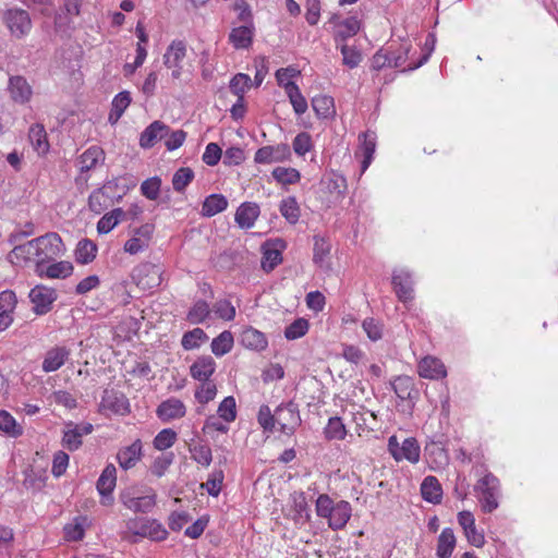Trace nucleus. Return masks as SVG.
<instances>
[{
    "label": "nucleus",
    "mask_w": 558,
    "mask_h": 558,
    "mask_svg": "<svg viewBox=\"0 0 558 558\" xmlns=\"http://www.w3.org/2000/svg\"><path fill=\"white\" fill-rule=\"evenodd\" d=\"M225 475L222 470H214L207 481L202 484L210 496L217 497L221 492Z\"/></svg>",
    "instance_id": "5fc2aeb1"
},
{
    "label": "nucleus",
    "mask_w": 558,
    "mask_h": 558,
    "mask_svg": "<svg viewBox=\"0 0 558 558\" xmlns=\"http://www.w3.org/2000/svg\"><path fill=\"white\" fill-rule=\"evenodd\" d=\"M233 336L230 331L225 330L218 337L214 338L211 341V352L216 356H222L231 351L233 348Z\"/></svg>",
    "instance_id": "79ce46f5"
},
{
    "label": "nucleus",
    "mask_w": 558,
    "mask_h": 558,
    "mask_svg": "<svg viewBox=\"0 0 558 558\" xmlns=\"http://www.w3.org/2000/svg\"><path fill=\"white\" fill-rule=\"evenodd\" d=\"M36 246L38 252V263H36V272L39 276L44 274V266L47 262L59 257L64 252V245L61 236L56 232H49L38 236Z\"/></svg>",
    "instance_id": "f03ea898"
},
{
    "label": "nucleus",
    "mask_w": 558,
    "mask_h": 558,
    "mask_svg": "<svg viewBox=\"0 0 558 558\" xmlns=\"http://www.w3.org/2000/svg\"><path fill=\"white\" fill-rule=\"evenodd\" d=\"M457 539L453 530L446 527L441 531L437 539L436 555L438 558H450L456 547Z\"/></svg>",
    "instance_id": "473e14b6"
},
{
    "label": "nucleus",
    "mask_w": 558,
    "mask_h": 558,
    "mask_svg": "<svg viewBox=\"0 0 558 558\" xmlns=\"http://www.w3.org/2000/svg\"><path fill=\"white\" fill-rule=\"evenodd\" d=\"M324 434L328 440H343L347 436V428L341 417H330L324 429Z\"/></svg>",
    "instance_id": "c03bdc74"
},
{
    "label": "nucleus",
    "mask_w": 558,
    "mask_h": 558,
    "mask_svg": "<svg viewBox=\"0 0 558 558\" xmlns=\"http://www.w3.org/2000/svg\"><path fill=\"white\" fill-rule=\"evenodd\" d=\"M119 187L118 179L108 180L101 187L94 190L88 197V208L99 215L107 209L114 199L120 201L121 195L116 197V190Z\"/></svg>",
    "instance_id": "20e7f679"
},
{
    "label": "nucleus",
    "mask_w": 558,
    "mask_h": 558,
    "mask_svg": "<svg viewBox=\"0 0 558 558\" xmlns=\"http://www.w3.org/2000/svg\"><path fill=\"white\" fill-rule=\"evenodd\" d=\"M0 432L12 438H17L23 435V426L4 410H0Z\"/></svg>",
    "instance_id": "58836bf2"
},
{
    "label": "nucleus",
    "mask_w": 558,
    "mask_h": 558,
    "mask_svg": "<svg viewBox=\"0 0 558 558\" xmlns=\"http://www.w3.org/2000/svg\"><path fill=\"white\" fill-rule=\"evenodd\" d=\"M252 83L251 77L244 73H238L232 77L229 84V88L232 94L238 96V98H244L245 92L250 88Z\"/></svg>",
    "instance_id": "6e6d98bb"
},
{
    "label": "nucleus",
    "mask_w": 558,
    "mask_h": 558,
    "mask_svg": "<svg viewBox=\"0 0 558 558\" xmlns=\"http://www.w3.org/2000/svg\"><path fill=\"white\" fill-rule=\"evenodd\" d=\"M142 458V441L136 439L130 446L119 450L117 459L123 470L132 469Z\"/></svg>",
    "instance_id": "5701e85b"
},
{
    "label": "nucleus",
    "mask_w": 558,
    "mask_h": 558,
    "mask_svg": "<svg viewBox=\"0 0 558 558\" xmlns=\"http://www.w3.org/2000/svg\"><path fill=\"white\" fill-rule=\"evenodd\" d=\"M177 438L178 435L172 428H165L160 430L154 438V447L157 450H166L173 446Z\"/></svg>",
    "instance_id": "bf43d9fd"
},
{
    "label": "nucleus",
    "mask_w": 558,
    "mask_h": 558,
    "mask_svg": "<svg viewBox=\"0 0 558 558\" xmlns=\"http://www.w3.org/2000/svg\"><path fill=\"white\" fill-rule=\"evenodd\" d=\"M280 213L290 223H296L300 218V208L296 199L292 196L282 199Z\"/></svg>",
    "instance_id": "864d4df0"
},
{
    "label": "nucleus",
    "mask_w": 558,
    "mask_h": 558,
    "mask_svg": "<svg viewBox=\"0 0 558 558\" xmlns=\"http://www.w3.org/2000/svg\"><path fill=\"white\" fill-rule=\"evenodd\" d=\"M328 23L333 25V39L337 44L353 37L361 28V23L355 16L340 20L338 15L333 14Z\"/></svg>",
    "instance_id": "ddd939ff"
},
{
    "label": "nucleus",
    "mask_w": 558,
    "mask_h": 558,
    "mask_svg": "<svg viewBox=\"0 0 558 558\" xmlns=\"http://www.w3.org/2000/svg\"><path fill=\"white\" fill-rule=\"evenodd\" d=\"M228 206L227 198L221 194H211L205 198L202 205V215L213 217L223 211Z\"/></svg>",
    "instance_id": "e433bc0d"
},
{
    "label": "nucleus",
    "mask_w": 558,
    "mask_h": 558,
    "mask_svg": "<svg viewBox=\"0 0 558 558\" xmlns=\"http://www.w3.org/2000/svg\"><path fill=\"white\" fill-rule=\"evenodd\" d=\"M117 483V469L113 464H107L102 470L98 481L97 490L102 497L110 496Z\"/></svg>",
    "instance_id": "2f4dec72"
},
{
    "label": "nucleus",
    "mask_w": 558,
    "mask_h": 558,
    "mask_svg": "<svg viewBox=\"0 0 558 558\" xmlns=\"http://www.w3.org/2000/svg\"><path fill=\"white\" fill-rule=\"evenodd\" d=\"M330 253V244L322 236H314L313 262L319 267H324L326 257Z\"/></svg>",
    "instance_id": "3c124183"
},
{
    "label": "nucleus",
    "mask_w": 558,
    "mask_h": 558,
    "mask_svg": "<svg viewBox=\"0 0 558 558\" xmlns=\"http://www.w3.org/2000/svg\"><path fill=\"white\" fill-rule=\"evenodd\" d=\"M70 349L65 347H53L48 350L43 361V371L46 373L56 372L61 368L70 356Z\"/></svg>",
    "instance_id": "aec40b11"
},
{
    "label": "nucleus",
    "mask_w": 558,
    "mask_h": 558,
    "mask_svg": "<svg viewBox=\"0 0 558 558\" xmlns=\"http://www.w3.org/2000/svg\"><path fill=\"white\" fill-rule=\"evenodd\" d=\"M475 489L481 493L480 502L484 512L490 513L498 508L499 480L492 473L482 477Z\"/></svg>",
    "instance_id": "39448f33"
},
{
    "label": "nucleus",
    "mask_w": 558,
    "mask_h": 558,
    "mask_svg": "<svg viewBox=\"0 0 558 558\" xmlns=\"http://www.w3.org/2000/svg\"><path fill=\"white\" fill-rule=\"evenodd\" d=\"M339 48L342 54V63L345 66L350 69L359 66V64L362 61V53L360 52V50H357L353 46H348L345 44H342Z\"/></svg>",
    "instance_id": "4d7b16f0"
},
{
    "label": "nucleus",
    "mask_w": 558,
    "mask_h": 558,
    "mask_svg": "<svg viewBox=\"0 0 558 558\" xmlns=\"http://www.w3.org/2000/svg\"><path fill=\"white\" fill-rule=\"evenodd\" d=\"M363 138L361 150L363 154L362 172H364L373 160V155L376 148V136L374 133L366 132L361 136Z\"/></svg>",
    "instance_id": "37998d69"
},
{
    "label": "nucleus",
    "mask_w": 558,
    "mask_h": 558,
    "mask_svg": "<svg viewBox=\"0 0 558 558\" xmlns=\"http://www.w3.org/2000/svg\"><path fill=\"white\" fill-rule=\"evenodd\" d=\"M186 57V45L182 40H173L163 54V63L168 69H171V75L178 80L181 76L183 69V60Z\"/></svg>",
    "instance_id": "9d476101"
},
{
    "label": "nucleus",
    "mask_w": 558,
    "mask_h": 558,
    "mask_svg": "<svg viewBox=\"0 0 558 558\" xmlns=\"http://www.w3.org/2000/svg\"><path fill=\"white\" fill-rule=\"evenodd\" d=\"M272 177L282 184H294L300 181V172L294 168L277 167L272 171Z\"/></svg>",
    "instance_id": "680f3d73"
},
{
    "label": "nucleus",
    "mask_w": 558,
    "mask_h": 558,
    "mask_svg": "<svg viewBox=\"0 0 558 558\" xmlns=\"http://www.w3.org/2000/svg\"><path fill=\"white\" fill-rule=\"evenodd\" d=\"M391 387L395 393L401 400H407L412 398V392L414 391V383L413 379L409 376H398L391 383Z\"/></svg>",
    "instance_id": "de8ad7c7"
},
{
    "label": "nucleus",
    "mask_w": 558,
    "mask_h": 558,
    "mask_svg": "<svg viewBox=\"0 0 558 558\" xmlns=\"http://www.w3.org/2000/svg\"><path fill=\"white\" fill-rule=\"evenodd\" d=\"M29 300L33 303V311L37 315L47 314L57 299V293L53 289L45 286H36L29 292Z\"/></svg>",
    "instance_id": "f8f14e48"
},
{
    "label": "nucleus",
    "mask_w": 558,
    "mask_h": 558,
    "mask_svg": "<svg viewBox=\"0 0 558 558\" xmlns=\"http://www.w3.org/2000/svg\"><path fill=\"white\" fill-rule=\"evenodd\" d=\"M411 48H412V46L408 41L400 43L397 48H393V45H390L389 47H387L386 49L389 53L391 66L392 68H402L403 71H412V70L420 68L422 64H424L427 61L428 56L425 54L417 62L407 63V61L409 60V54H410Z\"/></svg>",
    "instance_id": "1a4fd4ad"
},
{
    "label": "nucleus",
    "mask_w": 558,
    "mask_h": 558,
    "mask_svg": "<svg viewBox=\"0 0 558 558\" xmlns=\"http://www.w3.org/2000/svg\"><path fill=\"white\" fill-rule=\"evenodd\" d=\"M105 160V153L101 147L99 146H92L87 148L78 158V167L80 171L87 172L94 168L99 162H102Z\"/></svg>",
    "instance_id": "7c9ffc66"
},
{
    "label": "nucleus",
    "mask_w": 558,
    "mask_h": 558,
    "mask_svg": "<svg viewBox=\"0 0 558 558\" xmlns=\"http://www.w3.org/2000/svg\"><path fill=\"white\" fill-rule=\"evenodd\" d=\"M458 522L471 545L482 547L485 544L484 535L477 531L474 515L470 511H460L458 513Z\"/></svg>",
    "instance_id": "f3484780"
},
{
    "label": "nucleus",
    "mask_w": 558,
    "mask_h": 558,
    "mask_svg": "<svg viewBox=\"0 0 558 558\" xmlns=\"http://www.w3.org/2000/svg\"><path fill=\"white\" fill-rule=\"evenodd\" d=\"M207 339V335L201 328H194L186 331L181 340V344L185 350H193L201 345Z\"/></svg>",
    "instance_id": "603ef678"
},
{
    "label": "nucleus",
    "mask_w": 558,
    "mask_h": 558,
    "mask_svg": "<svg viewBox=\"0 0 558 558\" xmlns=\"http://www.w3.org/2000/svg\"><path fill=\"white\" fill-rule=\"evenodd\" d=\"M121 504L135 513H147L156 506L157 494L154 488L144 484H133L121 490Z\"/></svg>",
    "instance_id": "f257e3e1"
},
{
    "label": "nucleus",
    "mask_w": 558,
    "mask_h": 558,
    "mask_svg": "<svg viewBox=\"0 0 558 558\" xmlns=\"http://www.w3.org/2000/svg\"><path fill=\"white\" fill-rule=\"evenodd\" d=\"M156 413L162 422H170L185 416L186 408L181 400L169 398L158 405Z\"/></svg>",
    "instance_id": "6ab92c4d"
},
{
    "label": "nucleus",
    "mask_w": 558,
    "mask_h": 558,
    "mask_svg": "<svg viewBox=\"0 0 558 558\" xmlns=\"http://www.w3.org/2000/svg\"><path fill=\"white\" fill-rule=\"evenodd\" d=\"M73 272V265L70 262L61 260L44 267L43 276L51 279H64Z\"/></svg>",
    "instance_id": "49530a36"
},
{
    "label": "nucleus",
    "mask_w": 558,
    "mask_h": 558,
    "mask_svg": "<svg viewBox=\"0 0 558 558\" xmlns=\"http://www.w3.org/2000/svg\"><path fill=\"white\" fill-rule=\"evenodd\" d=\"M194 171L189 167L178 169L172 177L173 190L178 193L185 191L186 186L193 181Z\"/></svg>",
    "instance_id": "8fccbe9b"
},
{
    "label": "nucleus",
    "mask_w": 558,
    "mask_h": 558,
    "mask_svg": "<svg viewBox=\"0 0 558 558\" xmlns=\"http://www.w3.org/2000/svg\"><path fill=\"white\" fill-rule=\"evenodd\" d=\"M97 245L89 239L78 241L75 248V260L78 264L86 265L96 258Z\"/></svg>",
    "instance_id": "4c0bfd02"
},
{
    "label": "nucleus",
    "mask_w": 558,
    "mask_h": 558,
    "mask_svg": "<svg viewBox=\"0 0 558 558\" xmlns=\"http://www.w3.org/2000/svg\"><path fill=\"white\" fill-rule=\"evenodd\" d=\"M14 247L9 254L10 260L16 262H29L36 259L38 263V252L36 246V240L33 239L24 244H13Z\"/></svg>",
    "instance_id": "c756f323"
},
{
    "label": "nucleus",
    "mask_w": 558,
    "mask_h": 558,
    "mask_svg": "<svg viewBox=\"0 0 558 558\" xmlns=\"http://www.w3.org/2000/svg\"><path fill=\"white\" fill-rule=\"evenodd\" d=\"M163 265L145 262L137 265L132 272V278L137 287L143 290H151L162 282Z\"/></svg>",
    "instance_id": "7ed1b4c3"
},
{
    "label": "nucleus",
    "mask_w": 558,
    "mask_h": 558,
    "mask_svg": "<svg viewBox=\"0 0 558 558\" xmlns=\"http://www.w3.org/2000/svg\"><path fill=\"white\" fill-rule=\"evenodd\" d=\"M290 147L288 144H279L276 146H263L254 156L257 163H272L287 159L290 156Z\"/></svg>",
    "instance_id": "dca6fc26"
},
{
    "label": "nucleus",
    "mask_w": 558,
    "mask_h": 558,
    "mask_svg": "<svg viewBox=\"0 0 558 558\" xmlns=\"http://www.w3.org/2000/svg\"><path fill=\"white\" fill-rule=\"evenodd\" d=\"M308 330V322L305 318H298L291 323L284 330V337L288 340H295L303 337Z\"/></svg>",
    "instance_id": "e2e57ef3"
},
{
    "label": "nucleus",
    "mask_w": 558,
    "mask_h": 558,
    "mask_svg": "<svg viewBox=\"0 0 558 558\" xmlns=\"http://www.w3.org/2000/svg\"><path fill=\"white\" fill-rule=\"evenodd\" d=\"M312 107L318 118L327 119L335 114L333 98L327 95H317L312 98Z\"/></svg>",
    "instance_id": "a19ab883"
},
{
    "label": "nucleus",
    "mask_w": 558,
    "mask_h": 558,
    "mask_svg": "<svg viewBox=\"0 0 558 558\" xmlns=\"http://www.w3.org/2000/svg\"><path fill=\"white\" fill-rule=\"evenodd\" d=\"M253 36L254 26L251 23L250 25H242L232 28L229 34V41L235 49H246L252 45Z\"/></svg>",
    "instance_id": "cd10ccee"
},
{
    "label": "nucleus",
    "mask_w": 558,
    "mask_h": 558,
    "mask_svg": "<svg viewBox=\"0 0 558 558\" xmlns=\"http://www.w3.org/2000/svg\"><path fill=\"white\" fill-rule=\"evenodd\" d=\"M352 508L350 502L340 500L336 502V506L328 519V525L330 529L337 531L343 529L351 518Z\"/></svg>",
    "instance_id": "a878e982"
},
{
    "label": "nucleus",
    "mask_w": 558,
    "mask_h": 558,
    "mask_svg": "<svg viewBox=\"0 0 558 558\" xmlns=\"http://www.w3.org/2000/svg\"><path fill=\"white\" fill-rule=\"evenodd\" d=\"M192 459L202 464L203 466H209L213 461L211 449L206 445H195L190 448Z\"/></svg>",
    "instance_id": "69168bd1"
},
{
    "label": "nucleus",
    "mask_w": 558,
    "mask_h": 558,
    "mask_svg": "<svg viewBox=\"0 0 558 558\" xmlns=\"http://www.w3.org/2000/svg\"><path fill=\"white\" fill-rule=\"evenodd\" d=\"M240 341L245 348L254 351H263L268 345L265 335L253 327L245 328L241 332Z\"/></svg>",
    "instance_id": "c85d7f7f"
},
{
    "label": "nucleus",
    "mask_w": 558,
    "mask_h": 558,
    "mask_svg": "<svg viewBox=\"0 0 558 558\" xmlns=\"http://www.w3.org/2000/svg\"><path fill=\"white\" fill-rule=\"evenodd\" d=\"M216 369V363L210 355L198 357L190 367L191 376L198 381H208Z\"/></svg>",
    "instance_id": "b1692460"
},
{
    "label": "nucleus",
    "mask_w": 558,
    "mask_h": 558,
    "mask_svg": "<svg viewBox=\"0 0 558 558\" xmlns=\"http://www.w3.org/2000/svg\"><path fill=\"white\" fill-rule=\"evenodd\" d=\"M128 530L134 535L149 537L153 541H163L168 536L167 530L157 520H130L128 522Z\"/></svg>",
    "instance_id": "6e6552de"
},
{
    "label": "nucleus",
    "mask_w": 558,
    "mask_h": 558,
    "mask_svg": "<svg viewBox=\"0 0 558 558\" xmlns=\"http://www.w3.org/2000/svg\"><path fill=\"white\" fill-rule=\"evenodd\" d=\"M418 375L428 379H441L447 376L445 364L435 356L423 357L417 366Z\"/></svg>",
    "instance_id": "a211bd4d"
},
{
    "label": "nucleus",
    "mask_w": 558,
    "mask_h": 558,
    "mask_svg": "<svg viewBox=\"0 0 558 558\" xmlns=\"http://www.w3.org/2000/svg\"><path fill=\"white\" fill-rule=\"evenodd\" d=\"M131 100V94L128 90L120 92L114 96L108 117V121L111 124H116L120 120L126 108L130 106Z\"/></svg>",
    "instance_id": "f704fd0d"
},
{
    "label": "nucleus",
    "mask_w": 558,
    "mask_h": 558,
    "mask_svg": "<svg viewBox=\"0 0 558 558\" xmlns=\"http://www.w3.org/2000/svg\"><path fill=\"white\" fill-rule=\"evenodd\" d=\"M169 126L160 121L150 123L141 134L140 145L143 148L153 147L158 140L163 138L169 133Z\"/></svg>",
    "instance_id": "4be33fe9"
},
{
    "label": "nucleus",
    "mask_w": 558,
    "mask_h": 558,
    "mask_svg": "<svg viewBox=\"0 0 558 558\" xmlns=\"http://www.w3.org/2000/svg\"><path fill=\"white\" fill-rule=\"evenodd\" d=\"M8 93L12 101L16 104H27L33 96V88L27 80L22 75H12L8 82Z\"/></svg>",
    "instance_id": "2eb2a0df"
},
{
    "label": "nucleus",
    "mask_w": 558,
    "mask_h": 558,
    "mask_svg": "<svg viewBox=\"0 0 558 558\" xmlns=\"http://www.w3.org/2000/svg\"><path fill=\"white\" fill-rule=\"evenodd\" d=\"M90 525L92 521L87 515H77L64 525V538L69 542L81 541Z\"/></svg>",
    "instance_id": "412c9836"
},
{
    "label": "nucleus",
    "mask_w": 558,
    "mask_h": 558,
    "mask_svg": "<svg viewBox=\"0 0 558 558\" xmlns=\"http://www.w3.org/2000/svg\"><path fill=\"white\" fill-rule=\"evenodd\" d=\"M388 450L396 461L408 460L411 463L420 461L421 448L414 437H409L400 445L396 436L388 439Z\"/></svg>",
    "instance_id": "0eeeda50"
},
{
    "label": "nucleus",
    "mask_w": 558,
    "mask_h": 558,
    "mask_svg": "<svg viewBox=\"0 0 558 558\" xmlns=\"http://www.w3.org/2000/svg\"><path fill=\"white\" fill-rule=\"evenodd\" d=\"M217 395V387L214 381H202L201 386L195 391V399L199 403H208L214 400Z\"/></svg>",
    "instance_id": "0e129e2a"
},
{
    "label": "nucleus",
    "mask_w": 558,
    "mask_h": 558,
    "mask_svg": "<svg viewBox=\"0 0 558 558\" xmlns=\"http://www.w3.org/2000/svg\"><path fill=\"white\" fill-rule=\"evenodd\" d=\"M391 282L399 301L408 303L414 299L413 280L410 271L407 269L395 270Z\"/></svg>",
    "instance_id": "4468645a"
},
{
    "label": "nucleus",
    "mask_w": 558,
    "mask_h": 558,
    "mask_svg": "<svg viewBox=\"0 0 558 558\" xmlns=\"http://www.w3.org/2000/svg\"><path fill=\"white\" fill-rule=\"evenodd\" d=\"M278 430L284 435L291 436L301 425V416L298 405L290 401L278 405L275 410V425Z\"/></svg>",
    "instance_id": "423d86ee"
},
{
    "label": "nucleus",
    "mask_w": 558,
    "mask_h": 558,
    "mask_svg": "<svg viewBox=\"0 0 558 558\" xmlns=\"http://www.w3.org/2000/svg\"><path fill=\"white\" fill-rule=\"evenodd\" d=\"M28 138L33 148L39 154L44 155L49 150V143L47 133L43 124L36 123L29 128Z\"/></svg>",
    "instance_id": "72a5a7b5"
},
{
    "label": "nucleus",
    "mask_w": 558,
    "mask_h": 558,
    "mask_svg": "<svg viewBox=\"0 0 558 558\" xmlns=\"http://www.w3.org/2000/svg\"><path fill=\"white\" fill-rule=\"evenodd\" d=\"M293 150L299 156H304L313 148L312 137L306 132L299 133L292 143Z\"/></svg>",
    "instance_id": "338daca9"
},
{
    "label": "nucleus",
    "mask_w": 558,
    "mask_h": 558,
    "mask_svg": "<svg viewBox=\"0 0 558 558\" xmlns=\"http://www.w3.org/2000/svg\"><path fill=\"white\" fill-rule=\"evenodd\" d=\"M102 402L105 407L112 410L114 413L124 415L130 412V403L123 393L114 391H106Z\"/></svg>",
    "instance_id": "c9c22d12"
},
{
    "label": "nucleus",
    "mask_w": 558,
    "mask_h": 558,
    "mask_svg": "<svg viewBox=\"0 0 558 558\" xmlns=\"http://www.w3.org/2000/svg\"><path fill=\"white\" fill-rule=\"evenodd\" d=\"M217 413L220 418L227 423H231L236 417V404L233 397H226L219 404Z\"/></svg>",
    "instance_id": "13d9d810"
},
{
    "label": "nucleus",
    "mask_w": 558,
    "mask_h": 558,
    "mask_svg": "<svg viewBox=\"0 0 558 558\" xmlns=\"http://www.w3.org/2000/svg\"><path fill=\"white\" fill-rule=\"evenodd\" d=\"M347 180L343 175L332 173L328 180L327 189L331 194H336L337 197H343L347 192Z\"/></svg>",
    "instance_id": "774afa93"
},
{
    "label": "nucleus",
    "mask_w": 558,
    "mask_h": 558,
    "mask_svg": "<svg viewBox=\"0 0 558 558\" xmlns=\"http://www.w3.org/2000/svg\"><path fill=\"white\" fill-rule=\"evenodd\" d=\"M286 93L296 114L301 116L307 110V101L301 94L299 86L293 82H287Z\"/></svg>",
    "instance_id": "ea45409f"
},
{
    "label": "nucleus",
    "mask_w": 558,
    "mask_h": 558,
    "mask_svg": "<svg viewBox=\"0 0 558 558\" xmlns=\"http://www.w3.org/2000/svg\"><path fill=\"white\" fill-rule=\"evenodd\" d=\"M161 187V179L159 177H151L146 179L141 184V193L150 201H156L159 197Z\"/></svg>",
    "instance_id": "052dcab7"
},
{
    "label": "nucleus",
    "mask_w": 558,
    "mask_h": 558,
    "mask_svg": "<svg viewBox=\"0 0 558 558\" xmlns=\"http://www.w3.org/2000/svg\"><path fill=\"white\" fill-rule=\"evenodd\" d=\"M421 495L425 501L437 505L442 499V488L435 476H426L421 484Z\"/></svg>",
    "instance_id": "bb28decb"
},
{
    "label": "nucleus",
    "mask_w": 558,
    "mask_h": 558,
    "mask_svg": "<svg viewBox=\"0 0 558 558\" xmlns=\"http://www.w3.org/2000/svg\"><path fill=\"white\" fill-rule=\"evenodd\" d=\"M210 314L209 305L206 301L198 300L190 308L186 319L194 325L202 324Z\"/></svg>",
    "instance_id": "09e8293b"
},
{
    "label": "nucleus",
    "mask_w": 558,
    "mask_h": 558,
    "mask_svg": "<svg viewBox=\"0 0 558 558\" xmlns=\"http://www.w3.org/2000/svg\"><path fill=\"white\" fill-rule=\"evenodd\" d=\"M263 248L262 267L265 271H271L282 260L281 251L274 244H266Z\"/></svg>",
    "instance_id": "a18cd8bd"
},
{
    "label": "nucleus",
    "mask_w": 558,
    "mask_h": 558,
    "mask_svg": "<svg viewBox=\"0 0 558 558\" xmlns=\"http://www.w3.org/2000/svg\"><path fill=\"white\" fill-rule=\"evenodd\" d=\"M259 213V207L256 203L246 202L240 205L234 219L240 228L250 229L254 226Z\"/></svg>",
    "instance_id": "393cba45"
},
{
    "label": "nucleus",
    "mask_w": 558,
    "mask_h": 558,
    "mask_svg": "<svg viewBox=\"0 0 558 558\" xmlns=\"http://www.w3.org/2000/svg\"><path fill=\"white\" fill-rule=\"evenodd\" d=\"M4 21L11 34L17 38L27 35L32 28V20L27 11L11 9L4 14Z\"/></svg>",
    "instance_id": "9b49d317"
}]
</instances>
